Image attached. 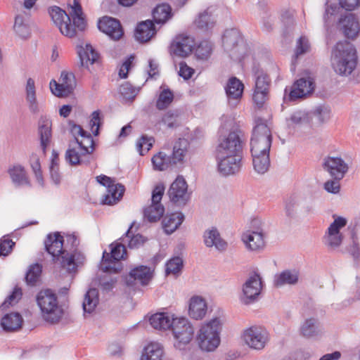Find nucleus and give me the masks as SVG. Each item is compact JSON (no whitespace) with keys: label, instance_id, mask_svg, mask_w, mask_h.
I'll list each match as a JSON object with an SVG mask.
<instances>
[{"label":"nucleus","instance_id":"obj_1","mask_svg":"<svg viewBox=\"0 0 360 360\" xmlns=\"http://www.w3.org/2000/svg\"><path fill=\"white\" fill-rule=\"evenodd\" d=\"M331 65L341 76H349L357 65L358 57L355 47L347 41H338L331 53Z\"/></svg>","mask_w":360,"mask_h":360},{"label":"nucleus","instance_id":"obj_2","mask_svg":"<svg viewBox=\"0 0 360 360\" xmlns=\"http://www.w3.org/2000/svg\"><path fill=\"white\" fill-rule=\"evenodd\" d=\"M71 132L75 136L79 135L82 138V140L79 141L75 137L81 151L79 153L75 148L68 149L65 153L66 161L72 166L89 165L92 158L91 155L94 150L91 135L78 124L72 127Z\"/></svg>","mask_w":360,"mask_h":360},{"label":"nucleus","instance_id":"obj_3","mask_svg":"<svg viewBox=\"0 0 360 360\" xmlns=\"http://www.w3.org/2000/svg\"><path fill=\"white\" fill-rule=\"evenodd\" d=\"M63 236L65 252L59 257L60 266L68 273H75L77 267L84 264L86 258L78 250L79 240L75 233H67Z\"/></svg>","mask_w":360,"mask_h":360},{"label":"nucleus","instance_id":"obj_4","mask_svg":"<svg viewBox=\"0 0 360 360\" xmlns=\"http://www.w3.org/2000/svg\"><path fill=\"white\" fill-rule=\"evenodd\" d=\"M36 300L41 316L46 322L56 323L60 320L63 315V309L59 305L58 297L51 290L39 291Z\"/></svg>","mask_w":360,"mask_h":360},{"label":"nucleus","instance_id":"obj_5","mask_svg":"<svg viewBox=\"0 0 360 360\" xmlns=\"http://www.w3.org/2000/svg\"><path fill=\"white\" fill-rule=\"evenodd\" d=\"M221 324L219 318H214L201 326L196 335V342L200 349L212 352L218 347Z\"/></svg>","mask_w":360,"mask_h":360},{"label":"nucleus","instance_id":"obj_6","mask_svg":"<svg viewBox=\"0 0 360 360\" xmlns=\"http://www.w3.org/2000/svg\"><path fill=\"white\" fill-rule=\"evenodd\" d=\"M271 143V123L263 118L257 117L250 141L251 154L269 153Z\"/></svg>","mask_w":360,"mask_h":360},{"label":"nucleus","instance_id":"obj_7","mask_svg":"<svg viewBox=\"0 0 360 360\" xmlns=\"http://www.w3.org/2000/svg\"><path fill=\"white\" fill-rule=\"evenodd\" d=\"M171 330L174 339V346L183 351L189 348L194 337V328L190 321L184 317L173 319Z\"/></svg>","mask_w":360,"mask_h":360},{"label":"nucleus","instance_id":"obj_8","mask_svg":"<svg viewBox=\"0 0 360 360\" xmlns=\"http://www.w3.org/2000/svg\"><path fill=\"white\" fill-rule=\"evenodd\" d=\"M255 77V87L252 94V100L257 108H262L269 99L271 79L262 69L253 68Z\"/></svg>","mask_w":360,"mask_h":360},{"label":"nucleus","instance_id":"obj_9","mask_svg":"<svg viewBox=\"0 0 360 360\" xmlns=\"http://www.w3.org/2000/svg\"><path fill=\"white\" fill-rule=\"evenodd\" d=\"M110 253L104 251L103 253L102 261L100 269L106 273H119L122 269L120 259H124L127 255L126 245L122 242L121 243L112 244Z\"/></svg>","mask_w":360,"mask_h":360},{"label":"nucleus","instance_id":"obj_10","mask_svg":"<svg viewBox=\"0 0 360 360\" xmlns=\"http://www.w3.org/2000/svg\"><path fill=\"white\" fill-rule=\"evenodd\" d=\"M165 192V186L162 184L157 185L152 192L151 204L143 209V218L145 220L153 223L159 221L165 213V207L161 204Z\"/></svg>","mask_w":360,"mask_h":360},{"label":"nucleus","instance_id":"obj_11","mask_svg":"<svg viewBox=\"0 0 360 360\" xmlns=\"http://www.w3.org/2000/svg\"><path fill=\"white\" fill-rule=\"evenodd\" d=\"M49 13L63 35L69 38L77 35V32L71 22L70 15L64 10L57 6H53L49 8Z\"/></svg>","mask_w":360,"mask_h":360},{"label":"nucleus","instance_id":"obj_12","mask_svg":"<svg viewBox=\"0 0 360 360\" xmlns=\"http://www.w3.org/2000/svg\"><path fill=\"white\" fill-rule=\"evenodd\" d=\"M240 131H231L219 141L216 148V155L224 157L229 155H242L243 142Z\"/></svg>","mask_w":360,"mask_h":360},{"label":"nucleus","instance_id":"obj_13","mask_svg":"<svg viewBox=\"0 0 360 360\" xmlns=\"http://www.w3.org/2000/svg\"><path fill=\"white\" fill-rule=\"evenodd\" d=\"M96 179L99 184L107 187V193L103 195L102 204L112 205L120 201L124 192V187L122 184H115L113 180L105 175L98 176Z\"/></svg>","mask_w":360,"mask_h":360},{"label":"nucleus","instance_id":"obj_14","mask_svg":"<svg viewBox=\"0 0 360 360\" xmlns=\"http://www.w3.org/2000/svg\"><path fill=\"white\" fill-rule=\"evenodd\" d=\"M243 339L250 348L261 350L268 341V333L264 328L252 326L244 331Z\"/></svg>","mask_w":360,"mask_h":360},{"label":"nucleus","instance_id":"obj_15","mask_svg":"<svg viewBox=\"0 0 360 360\" xmlns=\"http://www.w3.org/2000/svg\"><path fill=\"white\" fill-rule=\"evenodd\" d=\"M167 195L171 202L178 205H184L189 199L188 185L182 176H178L171 184Z\"/></svg>","mask_w":360,"mask_h":360},{"label":"nucleus","instance_id":"obj_16","mask_svg":"<svg viewBox=\"0 0 360 360\" xmlns=\"http://www.w3.org/2000/svg\"><path fill=\"white\" fill-rule=\"evenodd\" d=\"M219 172L223 176L233 175L241 168L242 155H216Z\"/></svg>","mask_w":360,"mask_h":360},{"label":"nucleus","instance_id":"obj_17","mask_svg":"<svg viewBox=\"0 0 360 360\" xmlns=\"http://www.w3.org/2000/svg\"><path fill=\"white\" fill-rule=\"evenodd\" d=\"M262 290V280L259 274L251 276L243 284L241 301L249 304L257 300Z\"/></svg>","mask_w":360,"mask_h":360},{"label":"nucleus","instance_id":"obj_18","mask_svg":"<svg viewBox=\"0 0 360 360\" xmlns=\"http://www.w3.org/2000/svg\"><path fill=\"white\" fill-rule=\"evenodd\" d=\"M60 83L55 80L50 82V89L53 94L58 97H64L70 94L75 87V76L72 73L63 72L60 75Z\"/></svg>","mask_w":360,"mask_h":360},{"label":"nucleus","instance_id":"obj_19","mask_svg":"<svg viewBox=\"0 0 360 360\" xmlns=\"http://www.w3.org/2000/svg\"><path fill=\"white\" fill-rule=\"evenodd\" d=\"M44 245L46 250L52 255L54 262L60 265L59 257L63 255L65 252L64 236L59 232L49 233L46 236Z\"/></svg>","mask_w":360,"mask_h":360},{"label":"nucleus","instance_id":"obj_20","mask_svg":"<svg viewBox=\"0 0 360 360\" xmlns=\"http://www.w3.org/2000/svg\"><path fill=\"white\" fill-rule=\"evenodd\" d=\"M323 167L335 179H343L348 171L347 164L340 157H326Z\"/></svg>","mask_w":360,"mask_h":360},{"label":"nucleus","instance_id":"obj_21","mask_svg":"<svg viewBox=\"0 0 360 360\" xmlns=\"http://www.w3.org/2000/svg\"><path fill=\"white\" fill-rule=\"evenodd\" d=\"M25 101L29 111L32 115L44 112V105L37 97V88L34 80L30 77L27 79L25 87Z\"/></svg>","mask_w":360,"mask_h":360},{"label":"nucleus","instance_id":"obj_22","mask_svg":"<svg viewBox=\"0 0 360 360\" xmlns=\"http://www.w3.org/2000/svg\"><path fill=\"white\" fill-rule=\"evenodd\" d=\"M315 87L314 82L312 78H300L297 79L290 88L289 93V100L295 101L298 98H304L311 94Z\"/></svg>","mask_w":360,"mask_h":360},{"label":"nucleus","instance_id":"obj_23","mask_svg":"<svg viewBox=\"0 0 360 360\" xmlns=\"http://www.w3.org/2000/svg\"><path fill=\"white\" fill-rule=\"evenodd\" d=\"M98 27L114 40L120 39L124 34L120 21L111 17L105 16L100 19Z\"/></svg>","mask_w":360,"mask_h":360},{"label":"nucleus","instance_id":"obj_24","mask_svg":"<svg viewBox=\"0 0 360 360\" xmlns=\"http://www.w3.org/2000/svg\"><path fill=\"white\" fill-rule=\"evenodd\" d=\"M52 122L46 116H41L38 122V136L40 147L44 155H46L48 147L52 140Z\"/></svg>","mask_w":360,"mask_h":360},{"label":"nucleus","instance_id":"obj_25","mask_svg":"<svg viewBox=\"0 0 360 360\" xmlns=\"http://www.w3.org/2000/svg\"><path fill=\"white\" fill-rule=\"evenodd\" d=\"M194 45V41L191 37L179 35L171 44L170 52L180 57H186L193 51Z\"/></svg>","mask_w":360,"mask_h":360},{"label":"nucleus","instance_id":"obj_26","mask_svg":"<svg viewBox=\"0 0 360 360\" xmlns=\"http://www.w3.org/2000/svg\"><path fill=\"white\" fill-rule=\"evenodd\" d=\"M339 25L347 39H354L359 35L360 25L354 14L347 13L342 15L339 20Z\"/></svg>","mask_w":360,"mask_h":360},{"label":"nucleus","instance_id":"obj_27","mask_svg":"<svg viewBox=\"0 0 360 360\" xmlns=\"http://www.w3.org/2000/svg\"><path fill=\"white\" fill-rule=\"evenodd\" d=\"M244 89V85L238 79L233 77L229 79L225 87L229 105L232 108L237 105L240 100Z\"/></svg>","mask_w":360,"mask_h":360},{"label":"nucleus","instance_id":"obj_28","mask_svg":"<svg viewBox=\"0 0 360 360\" xmlns=\"http://www.w3.org/2000/svg\"><path fill=\"white\" fill-rule=\"evenodd\" d=\"M8 173L15 187H32L31 181L22 165H14L11 166L8 169Z\"/></svg>","mask_w":360,"mask_h":360},{"label":"nucleus","instance_id":"obj_29","mask_svg":"<svg viewBox=\"0 0 360 360\" xmlns=\"http://www.w3.org/2000/svg\"><path fill=\"white\" fill-rule=\"evenodd\" d=\"M153 278V271L147 266L141 265L131 270L127 278V284L133 285V281H136L142 285H146Z\"/></svg>","mask_w":360,"mask_h":360},{"label":"nucleus","instance_id":"obj_30","mask_svg":"<svg viewBox=\"0 0 360 360\" xmlns=\"http://www.w3.org/2000/svg\"><path fill=\"white\" fill-rule=\"evenodd\" d=\"M77 53L80 60V65L89 68V65L96 63L99 58V54L90 44H86L84 46H77Z\"/></svg>","mask_w":360,"mask_h":360},{"label":"nucleus","instance_id":"obj_31","mask_svg":"<svg viewBox=\"0 0 360 360\" xmlns=\"http://www.w3.org/2000/svg\"><path fill=\"white\" fill-rule=\"evenodd\" d=\"M203 239L205 245L208 248L214 246L219 251H224L227 248V243L221 238L218 230L214 227L204 232Z\"/></svg>","mask_w":360,"mask_h":360},{"label":"nucleus","instance_id":"obj_32","mask_svg":"<svg viewBox=\"0 0 360 360\" xmlns=\"http://www.w3.org/2000/svg\"><path fill=\"white\" fill-rule=\"evenodd\" d=\"M300 273L296 269H285L274 276V285L279 288L284 285H292L298 283Z\"/></svg>","mask_w":360,"mask_h":360},{"label":"nucleus","instance_id":"obj_33","mask_svg":"<svg viewBox=\"0 0 360 360\" xmlns=\"http://www.w3.org/2000/svg\"><path fill=\"white\" fill-rule=\"evenodd\" d=\"M242 240L251 251H258L264 247V235L262 232L247 231L243 234Z\"/></svg>","mask_w":360,"mask_h":360},{"label":"nucleus","instance_id":"obj_34","mask_svg":"<svg viewBox=\"0 0 360 360\" xmlns=\"http://www.w3.org/2000/svg\"><path fill=\"white\" fill-rule=\"evenodd\" d=\"M141 360H165L162 345L158 342L147 345L142 352Z\"/></svg>","mask_w":360,"mask_h":360},{"label":"nucleus","instance_id":"obj_35","mask_svg":"<svg viewBox=\"0 0 360 360\" xmlns=\"http://www.w3.org/2000/svg\"><path fill=\"white\" fill-rule=\"evenodd\" d=\"M156 33V30L153 21L148 20L138 24L136 31L135 37L141 42H146L149 41Z\"/></svg>","mask_w":360,"mask_h":360},{"label":"nucleus","instance_id":"obj_36","mask_svg":"<svg viewBox=\"0 0 360 360\" xmlns=\"http://www.w3.org/2000/svg\"><path fill=\"white\" fill-rule=\"evenodd\" d=\"M23 319L22 316L17 312L6 314L1 321L3 329L8 332L18 330L22 327Z\"/></svg>","mask_w":360,"mask_h":360},{"label":"nucleus","instance_id":"obj_37","mask_svg":"<svg viewBox=\"0 0 360 360\" xmlns=\"http://www.w3.org/2000/svg\"><path fill=\"white\" fill-rule=\"evenodd\" d=\"M207 311L205 301L200 297H193L191 299L188 314L189 316L195 320L202 319Z\"/></svg>","mask_w":360,"mask_h":360},{"label":"nucleus","instance_id":"obj_38","mask_svg":"<svg viewBox=\"0 0 360 360\" xmlns=\"http://www.w3.org/2000/svg\"><path fill=\"white\" fill-rule=\"evenodd\" d=\"M216 19L210 8H207L204 11L199 13L194 21V23L198 28L205 31L213 28Z\"/></svg>","mask_w":360,"mask_h":360},{"label":"nucleus","instance_id":"obj_39","mask_svg":"<svg viewBox=\"0 0 360 360\" xmlns=\"http://www.w3.org/2000/svg\"><path fill=\"white\" fill-rule=\"evenodd\" d=\"M73 3L70 6L72 11L70 13L72 17V24L76 28L77 32H82L86 27V22L83 17L82 8L79 0H72Z\"/></svg>","mask_w":360,"mask_h":360},{"label":"nucleus","instance_id":"obj_40","mask_svg":"<svg viewBox=\"0 0 360 360\" xmlns=\"http://www.w3.org/2000/svg\"><path fill=\"white\" fill-rule=\"evenodd\" d=\"M184 216L181 212L166 215L162 220V227L167 234L172 233L183 222Z\"/></svg>","mask_w":360,"mask_h":360},{"label":"nucleus","instance_id":"obj_41","mask_svg":"<svg viewBox=\"0 0 360 360\" xmlns=\"http://www.w3.org/2000/svg\"><path fill=\"white\" fill-rule=\"evenodd\" d=\"M134 223L131 224L129 229L125 233V235L122 236L120 240L124 244H127V247L130 249H138L143 246V244L147 241V238L141 234H132L131 230Z\"/></svg>","mask_w":360,"mask_h":360},{"label":"nucleus","instance_id":"obj_42","mask_svg":"<svg viewBox=\"0 0 360 360\" xmlns=\"http://www.w3.org/2000/svg\"><path fill=\"white\" fill-rule=\"evenodd\" d=\"M174 317L167 314L157 313L150 316L149 321L151 326L158 330L171 329Z\"/></svg>","mask_w":360,"mask_h":360},{"label":"nucleus","instance_id":"obj_43","mask_svg":"<svg viewBox=\"0 0 360 360\" xmlns=\"http://www.w3.org/2000/svg\"><path fill=\"white\" fill-rule=\"evenodd\" d=\"M189 143L186 139H179L173 146L171 159L174 165L181 162L187 153Z\"/></svg>","mask_w":360,"mask_h":360},{"label":"nucleus","instance_id":"obj_44","mask_svg":"<svg viewBox=\"0 0 360 360\" xmlns=\"http://www.w3.org/2000/svg\"><path fill=\"white\" fill-rule=\"evenodd\" d=\"M252 164L255 172L263 174L266 172L270 167L269 153L252 154Z\"/></svg>","mask_w":360,"mask_h":360},{"label":"nucleus","instance_id":"obj_45","mask_svg":"<svg viewBox=\"0 0 360 360\" xmlns=\"http://www.w3.org/2000/svg\"><path fill=\"white\" fill-rule=\"evenodd\" d=\"M300 333L304 337L311 338L320 335L322 331L319 326L318 321L314 318H310L303 323L300 328Z\"/></svg>","mask_w":360,"mask_h":360},{"label":"nucleus","instance_id":"obj_46","mask_svg":"<svg viewBox=\"0 0 360 360\" xmlns=\"http://www.w3.org/2000/svg\"><path fill=\"white\" fill-rule=\"evenodd\" d=\"M241 41L239 32L235 29L226 30L222 38L223 45L227 51H231L237 47Z\"/></svg>","mask_w":360,"mask_h":360},{"label":"nucleus","instance_id":"obj_47","mask_svg":"<svg viewBox=\"0 0 360 360\" xmlns=\"http://www.w3.org/2000/svg\"><path fill=\"white\" fill-rule=\"evenodd\" d=\"M42 266L38 263L30 265L25 274V281L30 286L37 285L41 281Z\"/></svg>","mask_w":360,"mask_h":360},{"label":"nucleus","instance_id":"obj_48","mask_svg":"<svg viewBox=\"0 0 360 360\" xmlns=\"http://www.w3.org/2000/svg\"><path fill=\"white\" fill-rule=\"evenodd\" d=\"M98 304V292L96 288L89 289L85 294L82 304L83 309L85 313L91 314L93 312Z\"/></svg>","mask_w":360,"mask_h":360},{"label":"nucleus","instance_id":"obj_49","mask_svg":"<svg viewBox=\"0 0 360 360\" xmlns=\"http://www.w3.org/2000/svg\"><path fill=\"white\" fill-rule=\"evenodd\" d=\"M152 163L154 169L159 171H164L170 166L174 165L169 155L160 151L152 158Z\"/></svg>","mask_w":360,"mask_h":360},{"label":"nucleus","instance_id":"obj_50","mask_svg":"<svg viewBox=\"0 0 360 360\" xmlns=\"http://www.w3.org/2000/svg\"><path fill=\"white\" fill-rule=\"evenodd\" d=\"M13 29L16 34L22 39H27L30 36V28L22 15L15 16Z\"/></svg>","mask_w":360,"mask_h":360},{"label":"nucleus","instance_id":"obj_51","mask_svg":"<svg viewBox=\"0 0 360 360\" xmlns=\"http://www.w3.org/2000/svg\"><path fill=\"white\" fill-rule=\"evenodd\" d=\"M171 8L167 4L157 6L153 11V20L157 24L165 23L171 17Z\"/></svg>","mask_w":360,"mask_h":360},{"label":"nucleus","instance_id":"obj_52","mask_svg":"<svg viewBox=\"0 0 360 360\" xmlns=\"http://www.w3.org/2000/svg\"><path fill=\"white\" fill-rule=\"evenodd\" d=\"M309 122L308 115L306 112L298 110L292 113L289 118L287 119L288 127H295L301 126Z\"/></svg>","mask_w":360,"mask_h":360},{"label":"nucleus","instance_id":"obj_53","mask_svg":"<svg viewBox=\"0 0 360 360\" xmlns=\"http://www.w3.org/2000/svg\"><path fill=\"white\" fill-rule=\"evenodd\" d=\"M30 167L35 175V178L38 184L41 186H44V179L41 169V164L39 158L37 154H32L30 158Z\"/></svg>","mask_w":360,"mask_h":360},{"label":"nucleus","instance_id":"obj_54","mask_svg":"<svg viewBox=\"0 0 360 360\" xmlns=\"http://www.w3.org/2000/svg\"><path fill=\"white\" fill-rule=\"evenodd\" d=\"M174 100V94L169 89L161 91L156 101V108L158 110H164L169 106Z\"/></svg>","mask_w":360,"mask_h":360},{"label":"nucleus","instance_id":"obj_55","mask_svg":"<svg viewBox=\"0 0 360 360\" xmlns=\"http://www.w3.org/2000/svg\"><path fill=\"white\" fill-rule=\"evenodd\" d=\"M184 266L183 259L179 257L170 259L166 264V274H178L181 272Z\"/></svg>","mask_w":360,"mask_h":360},{"label":"nucleus","instance_id":"obj_56","mask_svg":"<svg viewBox=\"0 0 360 360\" xmlns=\"http://www.w3.org/2000/svg\"><path fill=\"white\" fill-rule=\"evenodd\" d=\"M154 141L153 137L143 135L136 143V149L139 153L141 155H143L145 153H147L151 148Z\"/></svg>","mask_w":360,"mask_h":360},{"label":"nucleus","instance_id":"obj_57","mask_svg":"<svg viewBox=\"0 0 360 360\" xmlns=\"http://www.w3.org/2000/svg\"><path fill=\"white\" fill-rule=\"evenodd\" d=\"M300 199L296 195L288 198L285 202V214L288 217H293L296 213V209L299 205Z\"/></svg>","mask_w":360,"mask_h":360},{"label":"nucleus","instance_id":"obj_58","mask_svg":"<svg viewBox=\"0 0 360 360\" xmlns=\"http://www.w3.org/2000/svg\"><path fill=\"white\" fill-rule=\"evenodd\" d=\"M342 238V235H336L327 232L323 237V243L330 249H335L340 245Z\"/></svg>","mask_w":360,"mask_h":360},{"label":"nucleus","instance_id":"obj_59","mask_svg":"<svg viewBox=\"0 0 360 360\" xmlns=\"http://www.w3.org/2000/svg\"><path fill=\"white\" fill-rule=\"evenodd\" d=\"M139 90L131 84L125 82L120 86V93L126 100H134Z\"/></svg>","mask_w":360,"mask_h":360},{"label":"nucleus","instance_id":"obj_60","mask_svg":"<svg viewBox=\"0 0 360 360\" xmlns=\"http://www.w3.org/2000/svg\"><path fill=\"white\" fill-rule=\"evenodd\" d=\"M15 242L9 237L4 236L0 239V257H6L11 253Z\"/></svg>","mask_w":360,"mask_h":360},{"label":"nucleus","instance_id":"obj_61","mask_svg":"<svg viewBox=\"0 0 360 360\" xmlns=\"http://www.w3.org/2000/svg\"><path fill=\"white\" fill-rule=\"evenodd\" d=\"M178 117L177 111L168 110L162 117L161 122L168 128L172 129L178 126L176 122Z\"/></svg>","mask_w":360,"mask_h":360},{"label":"nucleus","instance_id":"obj_62","mask_svg":"<svg viewBox=\"0 0 360 360\" xmlns=\"http://www.w3.org/2000/svg\"><path fill=\"white\" fill-rule=\"evenodd\" d=\"M101 120L100 110H95L91 113L89 124L94 136L99 134V128L102 125Z\"/></svg>","mask_w":360,"mask_h":360},{"label":"nucleus","instance_id":"obj_63","mask_svg":"<svg viewBox=\"0 0 360 360\" xmlns=\"http://www.w3.org/2000/svg\"><path fill=\"white\" fill-rule=\"evenodd\" d=\"M347 224V220L341 217L336 218L334 221L330 225L328 229V233H331L336 235H342L340 232V229L345 226Z\"/></svg>","mask_w":360,"mask_h":360},{"label":"nucleus","instance_id":"obj_64","mask_svg":"<svg viewBox=\"0 0 360 360\" xmlns=\"http://www.w3.org/2000/svg\"><path fill=\"white\" fill-rule=\"evenodd\" d=\"M314 114L320 122H324L330 119V110L328 107L319 105L315 108Z\"/></svg>","mask_w":360,"mask_h":360}]
</instances>
